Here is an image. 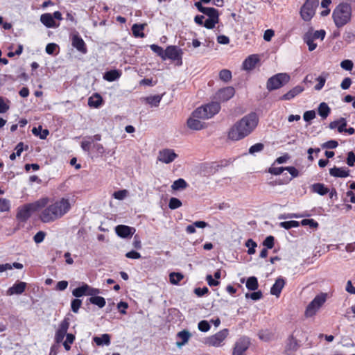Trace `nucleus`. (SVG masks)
Returning a JSON list of instances; mask_svg holds the SVG:
<instances>
[{
  "label": "nucleus",
  "instance_id": "61",
  "mask_svg": "<svg viewBox=\"0 0 355 355\" xmlns=\"http://www.w3.org/2000/svg\"><path fill=\"white\" fill-rule=\"evenodd\" d=\"M285 167H270L268 172L272 175H278L285 171Z\"/></svg>",
  "mask_w": 355,
  "mask_h": 355
},
{
  "label": "nucleus",
  "instance_id": "42",
  "mask_svg": "<svg viewBox=\"0 0 355 355\" xmlns=\"http://www.w3.org/2000/svg\"><path fill=\"white\" fill-rule=\"evenodd\" d=\"M300 225V223L295 220L284 221L279 223V226L286 230H289L293 227H297Z\"/></svg>",
  "mask_w": 355,
  "mask_h": 355
},
{
  "label": "nucleus",
  "instance_id": "32",
  "mask_svg": "<svg viewBox=\"0 0 355 355\" xmlns=\"http://www.w3.org/2000/svg\"><path fill=\"white\" fill-rule=\"evenodd\" d=\"M87 289L88 285L87 284H83L81 286L75 288L72 291V294L76 297H80L85 295H87Z\"/></svg>",
  "mask_w": 355,
  "mask_h": 355
},
{
  "label": "nucleus",
  "instance_id": "28",
  "mask_svg": "<svg viewBox=\"0 0 355 355\" xmlns=\"http://www.w3.org/2000/svg\"><path fill=\"white\" fill-rule=\"evenodd\" d=\"M146 25V24H133V26H132V34L134 35V36L136 37H141V38L144 37L145 35L143 33V30L144 29Z\"/></svg>",
  "mask_w": 355,
  "mask_h": 355
},
{
  "label": "nucleus",
  "instance_id": "19",
  "mask_svg": "<svg viewBox=\"0 0 355 355\" xmlns=\"http://www.w3.org/2000/svg\"><path fill=\"white\" fill-rule=\"evenodd\" d=\"M116 234L121 238H126L133 234L135 231L134 228L127 225H119L115 228Z\"/></svg>",
  "mask_w": 355,
  "mask_h": 355
},
{
  "label": "nucleus",
  "instance_id": "29",
  "mask_svg": "<svg viewBox=\"0 0 355 355\" xmlns=\"http://www.w3.org/2000/svg\"><path fill=\"white\" fill-rule=\"evenodd\" d=\"M297 348V341L295 338H293V336H289L287 340L286 345V352L288 354H290L294 351H295Z\"/></svg>",
  "mask_w": 355,
  "mask_h": 355
},
{
  "label": "nucleus",
  "instance_id": "23",
  "mask_svg": "<svg viewBox=\"0 0 355 355\" xmlns=\"http://www.w3.org/2000/svg\"><path fill=\"white\" fill-rule=\"evenodd\" d=\"M258 61L259 58L256 55H251L244 60L243 67L245 70H251L255 67Z\"/></svg>",
  "mask_w": 355,
  "mask_h": 355
},
{
  "label": "nucleus",
  "instance_id": "59",
  "mask_svg": "<svg viewBox=\"0 0 355 355\" xmlns=\"http://www.w3.org/2000/svg\"><path fill=\"white\" fill-rule=\"evenodd\" d=\"M340 67L347 71H350L353 68V62L350 60H345L341 62Z\"/></svg>",
  "mask_w": 355,
  "mask_h": 355
},
{
  "label": "nucleus",
  "instance_id": "20",
  "mask_svg": "<svg viewBox=\"0 0 355 355\" xmlns=\"http://www.w3.org/2000/svg\"><path fill=\"white\" fill-rule=\"evenodd\" d=\"M304 90L302 86L297 85L281 97V100L289 101Z\"/></svg>",
  "mask_w": 355,
  "mask_h": 355
},
{
  "label": "nucleus",
  "instance_id": "30",
  "mask_svg": "<svg viewBox=\"0 0 355 355\" xmlns=\"http://www.w3.org/2000/svg\"><path fill=\"white\" fill-rule=\"evenodd\" d=\"M311 189L314 193H317L321 196L326 195L329 192V189L324 187L323 184L315 183L311 186Z\"/></svg>",
  "mask_w": 355,
  "mask_h": 355
},
{
  "label": "nucleus",
  "instance_id": "47",
  "mask_svg": "<svg viewBox=\"0 0 355 355\" xmlns=\"http://www.w3.org/2000/svg\"><path fill=\"white\" fill-rule=\"evenodd\" d=\"M128 194V191L125 189H123V190H119V191H115L112 196L114 198L119 200H122L125 197H127Z\"/></svg>",
  "mask_w": 355,
  "mask_h": 355
},
{
  "label": "nucleus",
  "instance_id": "14",
  "mask_svg": "<svg viewBox=\"0 0 355 355\" xmlns=\"http://www.w3.org/2000/svg\"><path fill=\"white\" fill-rule=\"evenodd\" d=\"M235 93L232 87H227L220 89L216 94V98L221 101H227L234 96Z\"/></svg>",
  "mask_w": 355,
  "mask_h": 355
},
{
  "label": "nucleus",
  "instance_id": "51",
  "mask_svg": "<svg viewBox=\"0 0 355 355\" xmlns=\"http://www.w3.org/2000/svg\"><path fill=\"white\" fill-rule=\"evenodd\" d=\"M263 144H261V143H257L253 146H252L250 148H249V153L250 154H254L255 153H259V152H261V150H263Z\"/></svg>",
  "mask_w": 355,
  "mask_h": 355
},
{
  "label": "nucleus",
  "instance_id": "17",
  "mask_svg": "<svg viewBox=\"0 0 355 355\" xmlns=\"http://www.w3.org/2000/svg\"><path fill=\"white\" fill-rule=\"evenodd\" d=\"M200 119H201L197 116H194L193 112L191 116L189 117L187 120V126L189 128L193 130H200L205 128V123H202Z\"/></svg>",
  "mask_w": 355,
  "mask_h": 355
},
{
  "label": "nucleus",
  "instance_id": "36",
  "mask_svg": "<svg viewBox=\"0 0 355 355\" xmlns=\"http://www.w3.org/2000/svg\"><path fill=\"white\" fill-rule=\"evenodd\" d=\"M304 42L309 46V50L312 51L315 49L317 47V44L313 42V39L311 37V33L308 32L304 35Z\"/></svg>",
  "mask_w": 355,
  "mask_h": 355
},
{
  "label": "nucleus",
  "instance_id": "11",
  "mask_svg": "<svg viewBox=\"0 0 355 355\" xmlns=\"http://www.w3.org/2000/svg\"><path fill=\"white\" fill-rule=\"evenodd\" d=\"M182 50L176 46H168L164 52L165 60L168 58L172 60H180L182 63Z\"/></svg>",
  "mask_w": 355,
  "mask_h": 355
},
{
  "label": "nucleus",
  "instance_id": "27",
  "mask_svg": "<svg viewBox=\"0 0 355 355\" xmlns=\"http://www.w3.org/2000/svg\"><path fill=\"white\" fill-rule=\"evenodd\" d=\"M102 97L98 94H95L89 98L88 105L97 108L102 104Z\"/></svg>",
  "mask_w": 355,
  "mask_h": 355
},
{
  "label": "nucleus",
  "instance_id": "21",
  "mask_svg": "<svg viewBox=\"0 0 355 355\" xmlns=\"http://www.w3.org/2000/svg\"><path fill=\"white\" fill-rule=\"evenodd\" d=\"M284 285H285L284 279L282 277L277 278L276 279L275 284L271 287V289H270L271 295L279 297Z\"/></svg>",
  "mask_w": 355,
  "mask_h": 355
},
{
  "label": "nucleus",
  "instance_id": "55",
  "mask_svg": "<svg viewBox=\"0 0 355 355\" xmlns=\"http://www.w3.org/2000/svg\"><path fill=\"white\" fill-rule=\"evenodd\" d=\"M8 100H5L3 98L0 97V113H5L9 110Z\"/></svg>",
  "mask_w": 355,
  "mask_h": 355
},
{
  "label": "nucleus",
  "instance_id": "1",
  "mask_svg": "<svg viewBox=\"0 0 355 355\" xmlns=\"http://www.w3.org/2000/svg\"><path fill=\"white\" fill-rule=\"evenodd\" d=\"M71 203L68 198H62L49 203L41 209L40 220L44 223H49L59 220L71 209Z\"/></svg>",
  "mask_w": 355,
  "mask_h": 355
},
{
  "label": "nucleus",
  "instance_id": "63",
  "mask_svg": "<svg viewBox=\"0 0 355 355\" xmlns=\"http://www.w3.org/2000/svg\"><path fill=\"white\" fill-rule=\"evenodd\" d=\"M58 45L55 43H49L46 46V52L49 55L53 54L55 49L58 48Z\"/></svg>",
  "mask_w": 355,
  "mask_h": 355
},
{
  "label": "nucleus",
  "instance_id": "22",
  "mask_svg": "<svg viewBox=\"0 0 355 355\" xmlns=\"http://www.w3.org/2000/svg\"><path fill=\"white\" fill-rule=\"evenodd\" d=\"M329 174L336 178H347L349 175V170L345 168L334 166L329 170Z\"/></svg>",
  "mask_w": 355,
  "mask_h": 355
},
{
  "label": "nucleus",
  "instance_id": "12",
  "mask_svg": "<svg viewBox=\"0 0 355 355\" xmlns=\"http://www.w3.org/2000/svg\"><path fill=\"white\" fill-rule=\"evenodd\" d=\"M178 155L171 149H164L159 152L157 159L165 164H169L174 161Z\"/></svg>",
  "mask_w": 355,
  "mask_h": 355
},
{
  "label": "nucleus",
  "instance_id": "62",
  "mask_svg": "<svg viewBox=\"0 0 355 355\" xmlns=\"http://www.w3.org/2000/svg\"><path fill=\"white\" fill-rule=\"evenodd\" d=\"M128 308V304L125 302H120L117 304V309L121 314H126V309Z\"/></svg>",
  "mask_w": 355,
  "mask_h": 355
},
{
  "label": "nucleus",
  "instance_id": "44",
  "mask_svg": "<svg viewBox=\"0 0 355 355\" xmlns=\"http://www.w3.org/2000/svg\"><path fill=\"white\" fill-rule=\"evenodd\" d=\"M245 245L248 248V254H253L255 253V248L257 247V243L252 239H250L247 240Z\"/></svg>",
  "mask_w": 355,
  "mask_h": 355
},
{
  "label": "nucleus",
  "instance_id": "15",
  "mask_svg": "<svg viewBox=\"0 0 355 355\" xmlns=\"http://www.w3.org/2000/svg\"><path fill=\"white\" fill-rule=\"evenodd\" d=\"M71 44L80 53L84 54L87 53L85 43L78 33L73 35L71 37Z\"/></svg>",
  "mask_w": 355,
  "mask_h": 355
},
{
  "label": "nucleus",
  "instance_id": "5",
  "mask_svg": "<svg viewBox=\"0 0 355 355\" xmlns=\"http://www.w3.org/2000/svg\"><path fill=\"white\" fill-rule=\"evenodd\" d=\"M220 109V105L217 102H212L205 106L200 107L193 111V116L202 119H208L217 114Z\"/></svg>",
  "mask_w": 355,
  "mask_h": 355
},
{
  "label": "nucleus",
  "instance_id": "60",
  "mask_svg": "<svg viewBox=\"0 0 355 355\" xmlns=\"http://www.w3.org/2000/svg\"><path fill=\"white\" fill-rule=\"evenodd\" d=\"M315 112L314 110L306 111L304 113L303 118L305 121H310L315 119Z\"/></svg>",
  "mask_w": 355,
  "mask_h": 355
},
{
  "label": "nucleus",
  "instance_id": "38",
  "mask_svg": "<svg viewBox=\"0 0 355 355\" xmlns=\"http://www.w3.org/2000/svg\"><path fill=\"white\" fill-rule=\"evenodd\" d=\"M203 14L206 15L208 17V18L219 19L218 11L214 8L207 7L205 11L203 12Z\"/></svg>",
  "mask_w": 355,
  "mask_h": 355
},
{
  "label": "nucleus",
  "instance_id": "45",
  "mask_svg": "<svg viewBox=\"0 0 355 355\" xmlns=\"http://www.w3.org/2000/svg\"><path fill=\"white\" fill-rule=\"evenodd\" d=\"M150 49L151 50L155 52V53H157L159 56H160L163 60H165V56H164V52L165 51L163 50V49L158 46V45H156V44H152L150 45Z\"/></svg>",
  "mask_w": 355,
  "mask_h": 355
},
{
  "label": "nucleus",
  "instance_id": "8",
  "mask_svg": "<svg viewBox=\"0 0 355 355\" xmlns=\"http://www.w3.org/2000/svg\"><path fill=\"white\" fill-rule=\"evenodd\" d=\"M318 0H306L300 10V15L304 21H309L315 15V9L318 6Z\"/></svg>",
  "mask_w": 355,
  "mask_h": 355
},
{
  "label": "nucleus",
  "instance_id": "2",
  "mask_svg": "<svg viewBox=\"0 0 355 355\" xmlns=\"http://www.w3.org/2000/svg\"><path fill=\"white\" fill-rule=\"evenodd\" d=\"M258 121V117L254 113L243 116L230 128L227 134L228 139L239 141L246 137L256 128Z\"/></svg>",
  "mask_w": 355,
  "mask_h": 355
},
{
  "label": "nucleus",
  "instance_id": "9",
  "mask_svg": "<svg viewBox=\"0 0 355 355\" xmlns=\"http://www.w3.org/2000/svg\"><path fill=\"white\" fill-rule=\"evenodd\" d=\"M325 301L326 294L322 293L315 296L307 306L305 311V316L306 318L313 316Z\"/></svg>",
  "mask_w": 355,
  "mask_h": 355
},
{
  "label": "nucleus",
  "instance_id": "64",
  "mask_svg": "<svg viewBox=\"0 0 355 355\" xmlns=\"http://www.w3.org/2000/svg\"><path fill=\"white\" fill-rule=\"evenodd\" d=\"M355 163V154L350 151L347 154V164L349 166H353Z\"/></svg>",
  "mask_w": 355,
  "mask_h": 355
},
{
  "label": "nucleus",
  "instance_id": "52",
  "mask_svg": "<svg viewBox=\"0 0 355 355\" xmlns=\"http://www.w3.org/2000/svg\"><path fill=\"white\" fill-rule=\"evenodd\" d=\"M46 235V232H44L43 231H39L33 236V241H35V243L39 244V243H42L44 241Z\"/></svg>",
  "mask_w": 355,
  "mask_h": 355
},
{
  "label": "nucleus",
  "instance_id": "35",
  "mask_svg": "<svg viewBox=\"0 0 355 355\" xmlns=\"http://www.w3.org/2000/svg\"><path fill=\"white\" fill-rule=\"evenodd\" d=\"M89 301L90 303L98 306L99 308L104 307L106 303L105 298L101 296L91 297Z\"/></svg>",
  "mask_w": 355,
  "mask_h": 355
},
{
  "label": "nucleus",
  "instance_id": "34",
  "mask_svg": "<svg viewBox=\"0 0 355 355\" xmlns=\"http://www.w3.org/2000/svg\"><path fill=\"white\" fill-rule=\"evenodd\" d=\"M246 287L250 291H256L259 287V284L257 277H249L246 282Z\"/></svg>",
  "mask_w": 355,
  "mask_h": 355
},
{
  "label": "nucleus",
  "instance_id": "50",
  "mask_svg": "<svg viewBox=\"0 0 355 355\" xmlns=\"http://www.w3.org/2000/svg\"><path fill=\"white\" fill-rule=\"evenodd\" d=\"M75 336L71 334H67L66 340L64 342L63 345L67 351H69L71 348L70 344L74 341Z\"/></svg>",
  "mask_w": 355,
  "mask_h": 355
},
{
  "label": "nucleus",
  "instance_id": "13",
  "mask_svg": "<svg viewBox=\"0 0 355 355\" xmlns=\"http://www.w3.org/2000/svg\"><path fill=\"white\" fill-rule=\"evenodd\" d=\"M69 327V320L64 319L59 325L58 329L55 333V340L57 343H60L63 340L64 336H67V331Z\"/></svg>",
  "mask_w": 355,
  "mask_h": 355
},
{
  "label": "nucleus",
  "instance_id": "25",
  "mask_svg": "<svg viewBox=\"0 0 355 355\" xmlns=\"http://www.w3.org/2000/svg\"><path fill=\"white\" fill-rule=\"evenodd\" d=\"M208 226V224L205 221H196L193 224L187 226L186 232L188 234H193L196 232V228H205Z\"/></svg>",
  "mask_w": 355,
  "mask_h": 355
},
{
  "label": "nucleus",
  "instance_id": "56",
  "mask_svg": "<svg viewBox=\"0 0 355 355\" xmlns=\"http://www.w3.org/2000/svg\"><path fill=\"white\" fill-rule=\"evenodd\" d=\"M198 329L202 332H207L210 329V325L207 320H202L198 323Z\"/></svg>",
  "mask_w": 355,
  "mask_h": 355
},
{
  "label": "nucleus",
  "instance_id": "54",
  "mask_svg": "<svg viewBox=\"0 0 355 355\" xmlns=\"http://www.w3.org/2000/svg\"><path fill=\"white\" fill-rule=\"evenodd\" d=\"M82 304V301L79 299H74L71 301V310L74 313H78L80 306Z\"/></svg>",
  "mask_w": 355,
  "mask_h": 355
},
{
  "label": "nucleus",
  "instance_id": "57",
  "mask_svg": "<svg viewBox=\"0 0 355 355\" xmlns=\"http://www.w3.org/2000/svg\"><path fill=\"white\" fill-rule=\"evenodd\" d=\"M301 224L304 226L309 225L312 228H317L318 227V223L313 219H303L301 221Z\"/></svg>",
  "mask_w": 355,
  "mask_h": 355
},
{
  "label": "nucleus",
  "instance_id": "48",
  "mask_svg": "<svg viewBox=\"0 0 355 355\" xmlns=\"http://www.w3.org/2000/svg\"><path fill=\"white\" fill-rule=\"evenodd\" d=\"M219 19L214 18H208L205 21L204 26L208 29H212L215 27V25L218 23Z\"/></svg>",
  "mask_w": 355,
  "mask_h": 355
},
{
  "label": "nucleus",
  "instance_id": "49",
  "mask_svg": "<svg viewBox=\"0 0 355 355\" xmlns=\"http://www.w3.org/2000/svg\"><path fill=\"white\" fill-rule=\"evenodd\" d=\"M262 297H263V295H262V292L261 291H258L253 292L251 293H247L245 294L246 298H250L254 301L260 300L261 298H262Z\"/></svg>",
  "mask_w": 355,
  "mask_h": 355
},
{
  "label": "nucleus",
  "instance_id": "16",
  "mask_svg": "<svg viewBox=\"0 0 355 355\" xmlns=\"http://www.w3.org/2000/svg\"><path fill=\"white\" fill-rule=\"evenodd\" d=\"M40 20L46 28H57L60 25L55 21V20H54L52 14L51 13H44L41 15Z\"/></svg>",
  "mask_w": 355,
  "mask_h": 355
},
{
  "label": "nucleus",
  "instance_id": "6",
  "mask_svg": "<svg viewBox=\"0 0 355 355\" xmlns=\"http://www.w3.org/2000/svg\"><path fill=\"white\" fill-rule=\"evenodd\" d=\"M291 77L286 73H279L270 77L266 83V88L272 91L281 88L290 81Z\"/></svg>",
  "mask_w": 355,
  "mask_h": 355
},
{
  "label": "nucleus",
  "instance_id": "18",
  "mask_svg": "<svg viewBox=\"0 0 355 355\" xmlns=\"http://www.w3.org/2000/svg\"><path fill=\"white\" fill-rule=\"evenodd\" d=\"M26 283L24 282H19L15 284L12 286L10 287L7 291L8 295H21L26 288Z\"/></svg>",
  "mask_w": 355,
  "mask_h": 355
},
{
  "label": "nucleus",
  "instance_id": "58",
  "mask_svg": "<svg viewBox=\"0 0 355 355\" xmlns=\"http://www.w3.org/2000/svg\"><path fill=\"white\" fill-rule=\"evenodd\" d=\"M274 240L272 236H268L263 241V245L268 249H272L274 246Z\"/></svg>",
  "mask_w": 355,
  "mask_h": 355
},
{
  "label": "nucleus",
  "instance_id": "37",
  "mask_svg": "<svg viewBox=\"0 0 355 355\" xmlns=\"http://www.w3.org/2000/svg\"><path fill=\"white\" fill-rule=\"evenodd\" d=\"M162 96L155 95L146 98V102L151 106L157 107L161 101Z\"/></svg>",
  "mask_w": 355,
  "mask_h": 355
},
{
  "label": "nucleus",
  "instance_id": "33",
  "mask_svg": "<svg viewBox=\"0 0 355 355\" xmlns=\"http://www.w3.org/2000/svg\"><path fill=\"white\" fill-rule=\"evenodd\" d=\"M187 183L184 179L179 178L173 183L171 189L174 191L183 190L187 188Z\"/></svg>",
  "mask_w": 355,
  "mask_h": 355
},
{
  "label": "nucleus",
  "instance_id": "3",
  "mask_svg": "<svg viewBox=\"0 0 355 355\" xmlns=\"http://www.w3.org/2000/svg\"><path fill=\"white\" fill-rule=\"evenodd\" d=\"M48 202H49V198L44 197L32 203L26 204L18 209L17 218L25 221L31 217L32 213L41 210Z\"/></svg>",
  "mask_w": 355,
  "mask_h": 355
},
{
  "label": "nucleus",
  "instance_id": "31",
  "mask_svg": "<svg viewBox=\"0 0 355 355\" xmlns=\"http://www.w3.org/2000/svg\"><path fill=\"white\" fill-rule=\"evenodd\" d=\"M121 76V73L118 70H111L106 72L103 76L104 79L112 82L117 80Z\"/></svg>",
  "mask_w": 355,
  "mask_h": 355
},
{
  "label": "nucleus",
  "instance_id": "39",
  "mask_svg": "<svg viewBox=\"0 0 355 355\" xmlns=\"http://www.w3.org/2000/svg\"><path fill=\"white\" fill-rule=\"evenodd\" d=\"M328 76V73H322V75H320L318 78L317 81L318 83L315 85V89L317 91H320L324 85L326 79Z\"/></svg>",
  "mask_w": 355,
  "mask_h": 355
},
{
  "label": "nucleus",
  "instance_id": "24",
  "mask_svg": "<svg viewBox=\"0 0 355 355\" xmlns=\"http://www.w3.org/2000/svg\"><path fill=\"white\" fill-rule=\"evenodd\" d=\"M93 340L98 346H108L110 344V336L107 334H104L101 336H94Z\"/></svg>",
  "mask_w": 355,
  "mask_h": 355
},
{
  "label": "nucleus",
  "instance_id": "7",
  "mask_svg": "<svg viewBox=\"0 0 355 355\" xmlns=\"http://www.w3.org/2000/svg\"><path fill=\"white\" fill-rule=\"evenodd\" d=\"M229 334L227 329H223L215 334L207 337L205 339V343L209 346L214 347H220L223 345L225 340Z\"/></svg>",
  "mask_w": 355,
  "mask_h": 355
},
{
  "label": "nucleus",
  "instance_id": "43",
  "mask_svg": "<svg viewBox=\"0 0 355 355\" xmlns=\"http://www.w3.org/2000/svg\"><path fill=\"white\" fill-rule=\"evenodd\" d=\"M219 78L221 80L227 83L232 78V73L228 69H223L219 72Z\"/></svg>",
  "mask_w": 355,
  "mask_h": 355
},
{
  "label": "nucleus",
  "instance_id": "53",
  "mask_svg": "<svg viewBox=\"0 0 355 355\" xmlns=\"http://www.w3.org/2000/svg\"><path fill=\"white\" fill-rule=\"evenodd\" d=\"M178 336L183 341V343H187L191 336V334L186 330L180 331Z\"/></svg>",
  "mask_w": 355,
  "mask_h": 355
},
{
  "label": "nucleus",
  "instance_id": "41",
  "mask_svg": "<svg viewBox=\"0 0 355 355\" xmlns=\"http://www.w3.org/2000/svg\"><path fill=\"white\" fill-rule=\"evenodd\" d=\"M10 209V201L6 198H0V212L9 211Z\"/></svg>",
  "mask_w": 355,
  "mask_h": 355
},
{
  "label": "nucleus",
  "instance_id": "10",
  "mask_svg": "<svg viewBox=\"0 0 355 355\" xmlns=\"http://www.w3.org/2000/svg\"><path fill=\"white\" fill-rule=\"evenodd\" d=\"M250 345V339L247 337H241L236 340L233 348L232 355H245L247 349Z\"/></svg>",
  "mask_w": 355,
  "mask_h": 355
},
{
  "label": "nucleus",
  "instance_id": "26",
  "mask_svg": "<svg viewBox=\"0 0 355 355\" xmlns=\"http://www.w3.org/2000/svg\"><path fill=\"white\" fill-rule=\"evenodd\" d=\"M330 112L331 109L326 103L322 102L319 105L318 112L322 119H327Z\"/></svg>",
  "mask_w": 355,
  "mask_h": 355
},
{
  "label": "nucleus",
  "instance_id": "46",
  "mask_svg": "<svg viewBox=\"0 0 355 355\" xmlns=\"http://www.w3.org/2000/svg\"><path fill=\"white\" fill-rule=\"evenodd\" d=\"M182 206V202L176 198H171L169 200L168 207L171 209H175Z\"/></svg>",
  "mask_w": 355,
  "mask_h": 355
},
{
  "label": "nucleus",
  "instance_id": "40",
  "mask_svg": "<svg viewBox=\"0 0 355 355\" xmlns=\"http://www.w3.org/2000/svg\"><path fill=\"white\" fill-rule=\"evenodd\" d=\"M184 276L180 272H171L169 275L170 282L172 284H178L182 279Z\"/></svg>",
  "mask_w": 355,
  "mask_h": 355
},
{
  "label": "nucleus",
  "instance_id": "4",
  "mask_svg": "<svg viewBox=\"0 0 355 355\" xmlns=\"http://www.w3.org/2000/svg\"><path fill=\"white\" fill-rule=\"evenodd\" d=\"M352 16L351 6L347 3H340L334 10L332 17L336 26L342 27L347 24Z\"/></svg>",
  "mask_w": 355,
  "mask_h": 355
}]
</instances>
